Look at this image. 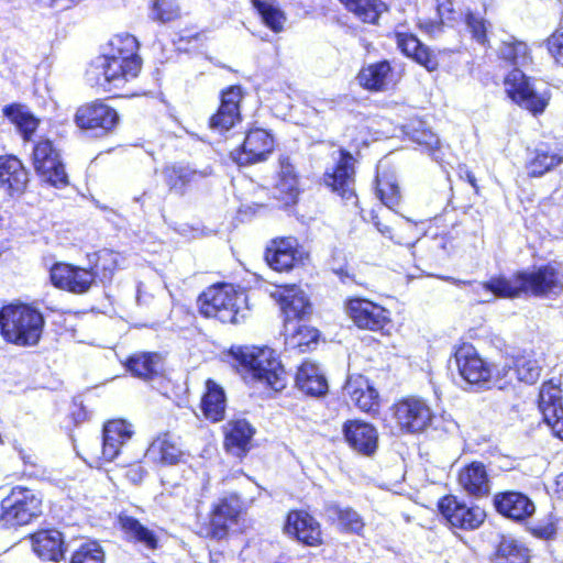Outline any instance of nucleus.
Wrapping results in <instances>:
<instances>
[{
    "label": "nucleus",
    "instance_id": "c85d7f7f",
    "mask_svg": "<svg viewBox=\"0 0 563 563\" xmlns=\"http://www.w3.org/2000/svg\"><path fill=\"white\" fill-rule=\"evenodd\" d=\"M29 181L27 172L14 156L0 157V186L10 195L21 194Z\"/></svg>",
    "mask_w": 563,
    "mask_h": 563
},
{
    "label": "nucleus",
    "instance_id": "e2e57ef3",
    "mask_svg": "<svg viewBox=\"0 0 563 563\" xmlns=\"http://www.w3.org/2000/svg\"><path fill=\"white\" fill-rule=\"evenodd\" d=\"M465 179L468 181V184L473 187V188H477V185H476V178L474 176V174L470 170H466L465 172Z\"/></svg>",
    "mask_w": 563,
    "mask_h": 563
},
{
    "label": "nucleus",
    "instance_id": "f03ea898",
    "mask_svg": "<svg viewBox=\"0 0 563 563\" xmlns=\"http://www.w3.org/2000/svg\"><path fill=\"white\" fill-rule=\"evenodd\" d=\"M488 295L512 298L520 295L555 296L563 290V273L555 265H545L533 272H521L510 278L497 277L481 284Z\"/></svg>",
    "mask_w": 563,
    "mask_h": 563
},
{
    "label": "nucleus",
    "instance_id": "423d86ee",
    "mask_svg": "<svg viewBox=\"0 0 563 563\" xmlns=\"http://www.w3.org/2000/svg\"><path fill=\"white\" fill-rule=\"evenodd\" d=\"M240 362L253 377L278 391L285 387L284 368L269 347H245L240 352Z\"/></svg>",
    "mask_w": 563,
    "mask_h": 563
},
{
    "label": "nucleus",
    "instance_id": "f704fd0d",
    "mask_svg": "<svg viewBox=\"0 0 563 563\" xmlns=\"http://www.w3.org/2000/svg\"><path fill=\"white\" fill-rule=\"evenodd\" d=\"M227 399L223 389L213 380L206 383V393L201 399V410L205 417L213 422L224 417Z\"/></svg>",
    "mask_w": 563,
    "mask_h": 563
},
{
    "label": "nucleus",
    "instance_id": "a211bd4d",
    "mask_svg": "<svg viewBox=\"0 0 563 563\" xmlns=\"http://www.w3.org/2000/svg\"><path fill=\"white\" fill-rule=\"evenodd\" d=\"M280 305L285 323L296 322L310 313L311 305L305 291L296 285L279 287L273 295Z\"/></svg>",
    "mask_w": 563,
    "mask_h": 563
},
{
    "label": "nucleus",
    "instance_id": "3c124183",
    "mask_svg": "<svg viewBox=\"0 0 563 563\" xmlns=\"http://www.w3.org/2000/svg\"><path fill=\"white\" fill-rule=\"evenodd\" d=\"M499 55L503 59L516 66H525L530 62L528 46L519 41H505L499 47Z\"/></svg>",
    "mask_w": 563,
    "mask_h": 563
},
{
    "label": "nucleus",
    "instance_id": "13d9d810",
    "mask_svg": "<svg viewBox=\"0 0 563 563\" xmlns=\"http://www.w3.org/2000/svg\"><path fill=\"white\" fill-rule=\"evenodd\" d=\"M412 139L418 144L424 145L430 150L437 148L440 144L439 137L430 130L416 132Z\"/></svg>",
    "mask_w": 563,
    "mask_h": 563
},
{
    "label": "nucleus",
    "instance_id": "f257e3e1",
    "mask_svg": "<svg viewBox=\"0 0 563 563\" xmlns=\"http://www.w3.org/2000/svg\"><path fill=\"white\" fill-rule=\"evenodd\" d=\"M136 48L135 37L126 36L124 48H118V54L98 56L86 71L88 84L114 96H123L120 91L141 69V59L135 54Z\"/></svg>",
    "mask_w": 563,
    "mask_h": 563
},
{
    "label": "nucleus",
    "instance_id": "473e14b6",
    "mask_svg": "<svg viewBox=\"0 0 563 563\" xmlns=\"http://www.w3.org/2000/svg\"><path fill=\"white\" fill-rule=\"evenodd\" d=\"M254 429L244 419L228 422L224 445L228 451L240 456L249 450Z\"/></svg>",
    "mask_w": 563,
    "mask_h": 563
},
{
    "label": "nucleus",
    "instance_id": "bf43d9fd",
    "mask_svg": "<svg viewBox=\"0 0 563 563\" xmlns=\"http://www.w3.org/2000/svg\"><path fill=\"white\" fill-rule=\"evenodd\" d=\"M437 10L443 23L455 20L451 0H437Z\"/></svg>",
    "mask_w": 563,
    "mask_h": 563
},
{
    "label": "nucleus",
    "instance_id": "1a4fd4ad",
    "mask_svg": "<svg viewBox=\"0 0 563 563\" xmlns=\"http://www.w3.org/2000/svg\"><path fill=\"white\" fill-rule=\"evenodd\" d=\"M439 510L452 527L464 530L477 529L486 517L481 507L467 506L454 496L442 498L439 503Z\"/></svg>",
    "mask_w": 563,
    "mask_h": 563
},
{
    "label": "nucleus",
    "instance_id": "58836bf2",
    "mask_svg": "<svg viewBox=\"0 0 563 563\" xmlns=\"http://www.w3.org/2000/svg\"><path fill=\"white\" fill-rule=\"evenodd\" d=\"M327 512L332 520L338 522L341 530L358 536L362 533L365 526L364 520L353 508L332 504L328 506Z\"/></svg>",
    "mask_w": 563,
    "mask_h": 563
},
{
    "label": "nucleus",
    "instance_id": "09e8293b",
    "mask_svg": "<svg viewBox=\"0 0 563 563\" xmlns=\"http://www.w3.org/2000/svg\"><path fill=\"white\" fill-rule=\"evenodd\" d=\"M376 190L382 202L388 208H393L399 203L400 191L394 175L378 173L376 177Z\"/></svg>",
    "mask_w": 563,
    "mask_h": 563
},
{
    "label": "nucleus",
    "instance_id": "bb28decb",
    "mask_svg": "<svg viewBox=\"0 0 563 563\" xmlns=\"http://www.w3.org/2000/svg\"><path fill=\"white\" fill-rule=\"evenodd\" d=\"M459 485L470 496L484 497L490 492V481L486 467L481 462H473L459 473Z\"/></svg>",
    "mask_w": 563,
    "mask_h": 563
},
{
    "label": "nucleus",
    "instance_id": "a19ab883",
    "mask_svg": "<svg viewBox=\"0 0 563 563\" xmlns=\"http://www.w3.org/2000/svg\"><path fill=\"white\" fill-rule=\"evenodd\" d=\"M493 563H529V550L512 538H503Z\"/></svg>",
    "mask_w": 563,
    "mask_h": 563
},
{
    "label": "nucleus",
    "instance_id": "72a5a7b5",
    "mask_svg": "<svg viewBox=\"0 0 563 563\" xmlns=\"http://www.w3.org/2000/svg\"><path fill=\"white\" fill-rule=\"evenodd\" d=\"M211 174L210 169L195 170L188 166H166L162 170L165 184L172 191L183 194L185 188L197 180Z\"/></svg>",
    "mask_w": 563,
    "mask_h": 563
},
{
    "label": "nucleus",
    "instance_id": "4d7b16f0",
    "mask_svg": "<svg viewBox=\"0 0 563 563\" xmlns=\"http://www.w3.org/2000/svg\"><path fill=\"white\" fill-rule=\"evenodd\" d=\"M548 49L554 60L563 66V27L548 38Z\"/></svg>",
    "mask_w": 563,
    "mask_h": 563
},
{
    "label": "nucleus",
    "instance_id": "2f4dec72",
    "mask_svg": "<svg viewBox=\"0 0 563 563\" xmlns=\"http://www.w3.org/2000/svg\"><path fill=\"white\" fill-rule=\"evenodd\" d=\"M398 48L408 57H411L429 71L435 70L439 66L437 56L423 45L415 35L408 33H396Z\"/></svg>",
    "mask_w": 563,
    "mask_h": 563
},
{
    "label": "nucleus",
    "instance_id": "4be33fe9",
    "mask_svg": "<svg viewBox=\"0 0 563 563\" xmlns=\"http://www.w3.org/2000/svg\"><path fill=\"white\" fill-rule=\"evenodd\" d=\"M134 430L131 423L125 420H111L103 427L101 457L106 462L113 461L120 453L121 448L131 440Z\"/></svg>",
    "mask_w": 563,
    "mask_h": 563
},
{
    "label": "nucleus",
    "instance_id": "cd10ccee",
    "mask_svg": "<svg viewBox=\"0 0 563 563\" xmlns=\"http://www.w3.org/2000/svg\"><path fill=\"white\" fill-rule=\"evenodd\" d=\"M296 386L302 393L320 397L328 391V382L320 366L311 361L303 362L296 374Z\"/></svg>",
    "mask_w": 563,
    "mask_h": 563
},
{
    "label": "nucleus",
    "instance_id": "79ce46f5",
    "mask_svg": "<svg viewBox=\"0 0 563 563\" xmlns=\"http://www.w3.org/2000/svg\"><path fill=\"white\" fill-rule=\"evenodd\" d=\"M341 3L365 23H376L386 5L380 0H340Z\"/></svg>",
    "mask_w": 563,
    "mask_h": 563
},
{
    "label": "nucleus",
    "instance_id": "69168bd1",
    "mask_svg": "<svg viewBox=\"0 0 563 563\" xmlns=\"http://www.w3.org/2000/svg\"><path fill=\"white\" fill-rule=\"evenodd\" d=\"M136 472H141V467L140 466H137L136 468H132L130 471L131 474L136 473Z\"/></svg>",
    "mask_w": 563,
    "mask_h": 563
},
{
    "label": "nucleus",
    "instance_id": "5701e85b",
    "mask_svg": "<svg viewBox=\"0 0 563 563\" xmlns=\"http://www.w3.org/2000/svg\"><path fill=\"white\" fill-rule=\"evenodd\" d=\"M299 175L288 156H280L275 181V197L285 205L295 203L299 196Z\"/></svg>",
    "mask_w": 563,
    "mask_h": 563
},
{
    "label": "nucleus",
    "instance_id": "7ed1b4c3",
    "mask_svg": "<svg viewBox=\"0 0 563 563\" xmlns=\"http://www.w3.org/2000/svg\"><path fill=\"white\" fill-rule=\"evenodd\" d=\"M44 323L43 314L27 305H8L0 310L1 335L19 346L36 345Z\"/></svg>",
    "mask_w": 563,
    "mask_h": 563
},
{
    "label": "nucleus",
    "instance_id": "c9c22d12",
    "mask_svg": "<svg viewBox=\"0 0 563 563\" xmlns=\"http://www.w3.org/2000/svg\"><path fill=\"white\" fill-rule=\"evenodd\" d=\"M360 85L368 90H384L390 84V66L387 62L372 64L358 74Z\"/></svg>",
    "mask_w": 563,
    "mask_h": 563
},
{
    "label": "nucleus",
    "instance_id": "a878e982",
    "mask_svg": "<svg viewBox=\"0 0 563 563\" xmlns=\"http://www.w3.org/2000/svg\"><path fill=\"white\" fill-rule=\"evenodd\" d=\"M298 242L294 238L273 240L265 252L267 264L277 272L289 271L298 261Z\"/></svg>",
    "mask_w": 563,
    "mask_h": 563
},
{
    "label": "nucleus",
    "instance_id": "6ab92c4d",
    "mask_svg": "<svg viewBox=\"0 0 563 563\" xmlns=\"http://www.w3.org/2000/svg\"><path fill=\"white\" fill-rule=\"evenodd\" d=\"M494 506L504 517L520 522L530 518L536 511L533 501L527 495L515 490L496 494Z\"/></svg>",
    "mask_w": 563,
    "mask_h": 563
},
{
    "label": "nucleus",
    "instance_id": "e433bc0d",
    "mask_svg": "<svg viewBox=\"0 0 563 563\" xmlns=\"http://www.w3.org/2000/svg\"><path fill=\"white\" fill-rule=\"evenodd\" d=\"M285 335L286 345L300 352L309 350L311 344L317 343L319 336L316 329L298 324L297 322L285 323Z\"/></svg>",
    "mask_w": 563,
    "mask_h": 563
},
{
    "label": "nucleus",
    "instance_id": "393cba45",
    "mask_svg": "<svg viewBox=\"0 0 563 563\" xmlns=\"http://www.w3.org/2000/svg\"><path fill=\"white\" fill-rule=\"evenodd\" d=\"M343 433L346 442L355 451L369 455L376 450L378 434L372 424L349 420L343 424Z\"/></svg>",
    "mask_w": 563,
    "mask_h": 563
},
{
    "label": "nucleus",
    "instance_id": "052dcab7",
    "mask_svg": "<svg viewBox=\"0 0 563 563\" xmlns=\"http://www.w3.org/2000/svg\"><path fill=\"white\" fill-rule=\"evenodd\" d=\"M20 456L21 459L23 460V462L25 464H30L32 466H36L37 465V457L33 454H30V453H25L24 451H20Z\"/></svg>",
    "mask_w": 563,
    "mask_h": 563
},
{
    "label": "nucleus",
    "instance_id": "4468645a",
    "mask_svg": "<svg viewBox=\"0 0 563 563\" xmlns=\"http://www.w3.org/2000/svg\"><path fill=\"white\" fill-rule=\"evenodd\" d=\"M538 405L544 422L558 438L563 439L562 390L553 379L541 386Z\"/></svg>",
    "mask_w": 563,
    "mask_h": 563
},
{
    "label": "nucleus",
    "instance_id": "20e7f679",
    "mask_svg": "<svg viewBox=\"0 0 563 563\" xmlns=\"http://www.w3.org/2000/svg\"><path fill=\"white\" fill-rule=\"evenodd\" d=\"M200 312L223 323H239L246 318L247 300L243 291L232 285H213L198 299Z\"/></svg>",
    "mask_w": 563,
    "mask_h": 563
},
{
    "label": "nucleus",
    "instance_id": "c03bdc74",
    "mask_svg": "<svg viewBox=\"0 0 563 563\" xmlns=\"http://www.w3.org/2000/svg\"><path fill=\"white\" fill-rule=\"evenodd\" d=\"M161 356L156 353H139L132 355L128 363V369L136 377L147 379L158 372Z\"/></svg>",
    "mask_w": 563,
    "mask_h": 563
},
{
    "label": "nucleus",
    "instance_id": "412c9836",
    "mask_svg": "<svg viewBox=\"0 0 563 563\" xmlns=\"http://www.w3.org/2000/svg\"><path fill=\"white\" fill-rule=\"evenodd\" d=\"M242 90L232 86L222 92L221 104L216 114L210 118V128L220 132L228 131L240 121V102Z\"/></svg>",
    "mask_w": 563,
    "mask_h": 563
},
{
    "label": "nucleus",
    "instance_id": "aec40b11",
    "mask_svg": "<svg viewBox=\"0 0 563 563\" xmlns=\"http://www.w3.org/2000/svg\"><path fill=\"white\" fill-rule=\"evenodd\" d=\"M285 532L298 541L316 547L321 543V529L319 522L308 512L292 510L288 514Z\"/></svg>",
    "mask_w": 563,
    "mask_h": 563
},
{
    "label": "nucleus",
    "instance_id": "b1692460",
    "mask_svg": "<svg viewBox=\"0 0 563 563\" xmlns=\"http://www.w3.org/2000/svg\"><path fill=\"white\" fill-rule=\"evenodd\" d=\"M344 395L364 412H374L378 409V391L362 375H352L347 378Z\"/></svg>",
    "mask_w": 563,
    "mask_h": 563
},
{
    "label": "nucleus",
    "instance_id": "dca6fc26",
    "mask_svg": "<svg viewBox=\"0 0 563 563\" xmlns=\"http://www.w3.org/2000/svg\"><path fill=\"white\" fill-rule=\"evenodd\" d=\"M455 361L460 375L468 384L481 385L489 382L492 368L473 345H461L455 352Z\"/></svg>",
    "mask_w": 563,
    "mask_h": 563
},
{
    "label": "nucleus",
    "instance_id": "7c9ffc66",
    "mask_svg": "<svg viewBox=\"0 0 563 563\" xmlns=\"http://www.w3.org/2000/svg\"><path fill=\"white\" fill-rule=\"evenodd\" d=\"M563 154L556 146L539 144L530 154L527 162L529 175L539 177L561 165Z\"/></svg>",
    "mask_w": 563,
    "mask_h": 563
},
{
    "label": "nucleus",
    "instance_id": "ddd939ff",
    "mask_svg": "<svg viewBox=\"0 0 563 563\" xmlns=\"http://www.w3.org/2000/svg\"><path fill=\"white\" fill-rule=\"evenodd\" d=\"M76 124L84 130H99L102 134L110 132L119 122L117 111L101 101H95L78 108Z\"/></svg>",
    "mask_w": 563,
    "mask_h": 563
},
{
    "label": "nucleus",
    "instance_id": "864d4df0",
    "mask_svg": "<svg viewBox=\"0 0 563 563\" xmlns=\"http://www.w3.org/2000/svg\"><path fill=\"white\" fill-rule=\"evenodd\" d=\"M119 255L112 251L103 250L98 253L96 267L102 272V278L110 279L119 266Z\"/></svg>",
    "mask_w": 563,
    "mask_h": 563
},
{
    "label": "nucleus",
    "instance_id": "37998d69",
    "mask_svg": "<svg viewBox=\"0 0 563 563\" xmlns=\"http://www.w3.org/2000/svg\"><path fill=\"white\" fill-rule=\"evenodd\" d=\"M120 523L131 539L143 544L148 550L157 549L158 539L155 532L143 526L139 520L132 517H121Z\"/></svg>",
    "mask_w": 563,
    "mask_h": 563
},
{
    "label": "nucleus",
    "instance_id": "49530a36",
    "mask_svg": "<svg viewBox=\"0 0 563 563\" xmlns=\"http://www.w3.org/2000/svg\"><path fill=\"white\" fill-rule=\"evenodd\" d=\"M253 7L258 11L263 22L274 32H280L284 27L285 13L274 2L266 0H251Z\"/></svg>",
    "mask_w": 563,
    "mask_h": 563
},
{
    "label": "nucleus",
    "instance_id": "39448f33",
    "mask_svg": "<svg viewBox=\"0 0 563 563\" xmlns=\"http://www.w3.org/2000/svg\"><path fill=\"white\" fill-rule=\"evenodd\" d=\"M43 500L34 489L14 486L0 504V528L29 525L42 515Z\"/></svg>",
    "mask_w": 563,
    "mask_h": 563
},
{
    "label": "nucleus",
    "instance_id": "9b49d317",
    "mask_svg": "<svg viewBox=\"0 0 563 563\" xmlns=\"http://www.w3.org/2000/svg\"><path fill=\"white\" fill-rule=\"evenodd\" d=\"M49 276L55 287L74 294L87 292L96 278L92 271L67 263L53 265Z\"/></svg>",
    "mask_w": 563,
    "mask_h": 563
},
{
    "label": "nucleus",
    "instance_id": "9d476101",
    "mask_svg": "<svg viewBox=\"0 0 563 563\" xmlns=\"http://www.w3.org/2000/svg\"><path fill=\"white\" fill-rule=\"evenodd\" d=\"M353 157L350 153L339 151L338 164L324 174V184L336 192L346 202H356L354 191Z\"/></svg>",
    "mask_w": 563,
    "mask_h": 563
},
{
    "label": "nucleus",
    "instance_id": "0e129e2a",
    "mask_svg": "<svg viewBox=\"0 0 563 563\" xmlns=\"http://www.w3.org/2000/svg\"><path fill=\"white\" fill-rule=\"evenodd\" d=\"M376 227H377L378 231H379L382 234H384V235H387V234H389V233H390V229H389V227H387V225H380V224L377 222V223H376Z\"/></svg>",
    "mask_w": 563,
    "mask_h": 563
},
{
    "label": "nucleus",
    "instance_id": "a18cd8bd",
    "mask_svg": "<svg viewBox=\"0 0 563 563\" xmlns=\"http://www.w3.org/2000/svg\"><path fill=\"white\" fill-rule=\"evenodd\" d=\"M34 168L41 178L52 186L59 187L68 184V176L59 155L43 162V166L34 165Z\"/></svg>",
    "mask_w": 563,
    "mask_h": 563
},
{
    "label": "nucleus",
    "instance_id": "c756f323",
    "mask_svg": "<svg viewBox=\"0 0 563 563\" xmlns=\"http://www.w3.org/2000/svg\"><path fill=\"white\" fill-rule=\"evenodd\" d=\"M34 552L44 561L58 562L64 556V539L58 530H41L32 536Z\"/></svg>",
    "mask_w": 563,
    "mask_h": 563
},
{
    "label": "nucleus",
    "instance_id": "680f3d73",
    "mask_svg": "<svg viewBox=\"0 0 563 563\" xmlns=\"http://www.w3.org/2000/svg\"><path fill=\"white\" fill-rule=\"evenodd\" d=\"M555 493L563 497V473L558 475L555 478Z\"/></svg>",
    "mask_w": 563,
    "mask_h": 563
},
{
    "label": "nucleus",
    "instance_id": "4c0bfd02",
    "mask_svg": "<svg viewBox=\"0 0 563 563\" xmlns=\"http://www.w3.org/2000/svg\"><path fill=\"white\" fill-rule=\"evenodd\" d=\"M3 112L24 140H30L40 124V120L25 106L11 104L5 107Z\"/></svg>",
    "mask_w": 563,
    "mask_h": 563
},
{
    "label": "nucleus",
    "instance_id": "f3484780",
    "mask_svg": "<svg viewBox=\"0 0 563 563\" xmlns=\"http://www.w3.org/2000/svg\"><path fill=\"white\" fill-rule=\"evenodd\" d=\"M346 311L361 329L378 331L389 321V312L385 308L362 298L351 299L347 302Z\"/></svg>",
    "mask_w": 563,
    "mask_h": 563
},
{
    "label": "nucleus",
    "instance_id": "0eeeda50",
    "mask_svg": "<svg viewBox=\"0 0 563 563\" xmlns=\"http://www.w3.org/2000/svg\"><path fill=\"white\" fill-rule=\"evenodd\" d=\"M242 508L241 499L234 494L220 498L212 506L207 536L216 540L227 538L229 531L239 525Z\"/></svg>",
    "mask_w": 563,
    "mask_h": 563
},
{
    "label": "nucleus",
    "instance_id": "8fccbe9b",
    "mask_svg": "<svg viewBox=\"0 0 563 563\" xmlns=\"http://www.w3.org/2000/svg\"><path fill=\"white\" fill-rule=\"evenodd\" d=\"M485 9L483 12L467 9L464 13V23L472 38L478 44L484 45L487 41V31L490 23L485 19Z\"/></svg>",
    "mask_w": 563,
    "mask_h": 563
},
{
    "label": "nucleus",
    "instance_id": "603ef678",
    "mask_svg": "<svg viewBox=\"0 0 563 563\" xmlns=\"http://www.w3.org/2000/svg\"><path fill=\"white\" fill-rule=\"evenodd\" d=\"M70 563H104V553L99 543L87 542L75 551Z\"/></svg>",
    "mask_w": 563,
    "mask_h": 563
},
{
    "label": "nucleus",
    "instance_id": "5fc2aeb1",
    "mask_svg": "<svg viewBox=\"0 0 563 563\" xmlns=\"http://www.w3.org/2000/svg\"><path fill=\"white\" fill-rule=\"evenodd\" d=\"M179 14L178 7L168 0H158L154 3L152 9L153 19L161 22H169L176 19Z\"/></svg>",
    "mask_w": 563,
    "mask_h": 563
},
{
    "label": "nucleus",
    "instance_id": "f8f14e48",
    "mask_svg": "<svg viewBox=\"0 0 563 563\" xmlns=\"http://www.w3.org/2000/svg\"><path fill=\"white\" fill-rule=\"evenodd\" d=\"M274 150L273 136L263 129L251 130L243 145L231 152V158L239 165L255 164L265 161Z\"/></svg>",
    "mask_w": 563,
    "mask_h": 563
},
{
    "label": "nucleus",
    "instance_id": "6e6d98bb",
    "mask_svg": "<svg viewBox=\"0 0 563 563\" xmlns=\"http://www.w3.org/2000/svg\"><path fill=\"white\" fill-rule=\"evenodd\" d=\"M59 155L58 151L54 147L52 141L45 139L38 141L33 148V166H43V162L48 161Z\"/></svg>",
    "mask_w": 563,
    "mask_h": 563
},
{
    "label": "nucleus",
    "instance_id": "2eb2a0df",
    "mask_svg": "<svg viewBox=\"0 0 563 563\" xmlns=\"http://www.w3.org/2000/svg\"><path fill=\"white\" fill-rule=\"evenodd\" d=\"M399 427L410 433L423 431L432 420L430 407L419 398H407L395 406Z\"/></svg>",
    "mask_w": 563,
    "mask_h": 563
},
{
    "label": "nucleus",
    "instance_id": "de8ad7c7",
    "mask_svg": "<svg viewBox=\"0 0 563 563\" xmlns=\"http://www.w3.org/2000/svg\"><path fill=\"white\" fill-rule=\"evenodd\" d=\"M540 358L534 353L520 355L515 361V373L520 382L536 383L541 374Z\"/></svg>",
    "mask_w": 563,
    "mask_h": 563
},
{
    "label": "nucleus",
    "instance_id": "6e6552de",
    "mask_svg": "<svg viewBox=\"0 0 563 563\" xmlns=\"http://www.w3.org/2000/svg\"><path fill=\"white\" fill-rule=\"evenodd\" d=\"M505 91L508 97L516 103L526 108L533 113H541L544 111L548 99L538 93L526 77L519 69L515 68L505 78Z\"/></svg>",
    "mask_w": 563,
    "mask_h": 563
},
{
    "label": "nucleus",
    "instance_id": "ea45409f",
    "mask_svg": "<svg viewBox=\"0 0 563 563\" xmlns=\"http://www.w3.org/2000/svg\"><path fill=\"white\" fill-rule=\"evenodd\" d=\"M147 454L164 464H177L183 457L178 443L169 434L157 438L147 450Z\"/></svg>",
    "mask_w": 563,
    "mask_h": 563
}]
</instances>
